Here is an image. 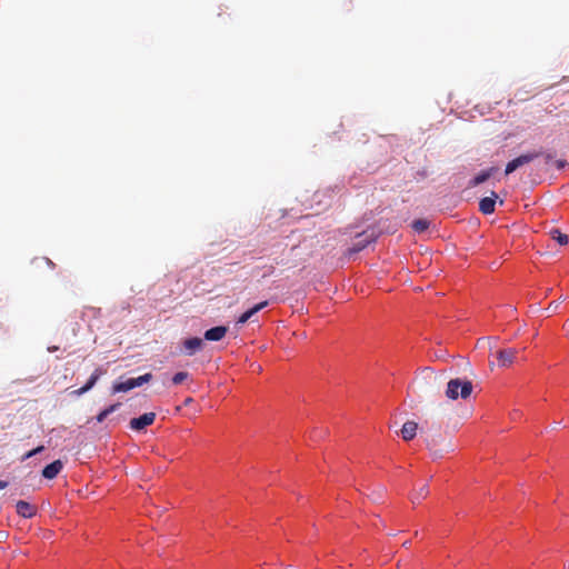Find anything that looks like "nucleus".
Instances as JSON below:
<instances>
[{"instance_id": "nucleus-22", "label": "nucleus", "mask_w": 569, "mask_h": 569, "mask_svg": "<svg viewBox=\"0 0 569 569\" xmlns=\"http://www.w3.org/2000/svg\"><path fill=\"white\" fill-rule=\"evenodd\" d=\"M188 377L189 373L187 371H178L172 376L171 381L173 385L178 386L181 385L184 380H187Z\"/></svg>"}, {"instance_id": "nucleus-21", "label": "nucleus", "mask_w": 569, "mask_h": 569, "mask_svg": "<svg viewBox=\"0 0 569 569\" xmlns=\"http://www.w3.org/2000/svg\"><path fill=\"white\" fill-rule=\"evenodd\" d=\"M429 493V489L427 485H422L419 491L412 498L413 503H419L422 499H425Z\"/></svg>"}, {"instance_id": "nucleus-5", "label": "nucleus", "mask_w": 569, "mask_h": 569, "mask_svg": "<svg viewBox=\"0 0 569 569\" xmlns=\"http://www.w3.org/2000/svg\"><path fill=\"white\" fill-rule=\"evenodd\" d=\"M537 157L538 154L536 151H529L527 153L513 158L512 160L507 162L503 176H509L513 173L516 170L523 167L525 164L535 161Z\"/></svg>"}, {"instance_id": "nucleus-25", "label": "nucleus", "mask_w": 569, "mask_h": 569, "mask_svg": "<svg viewBox=\"0 0 569 569\" xmlns=\"http://www.w3.org/2000/svg\"><path fill=\"white\" fill-rule=\"evenodd\" d=\"M32 457H34V455H33V451H32V449H31V450H29L28 452H26V453L21 457V461H26V460H28V459H30V458H32Z\"/></svg>"}, {"instance_id": "nucleus-10", "label": "nucleus", "mask_w": 569, "mask_h": 569, "mask_svg": "<svg viewBox=\"0 0 569 569\" xmlns=\"http://www.w3.org/2000/svg\"><path fill=\"white\" fill-rule=\"evenodd\" d=\"M106 373V370L102 369V368H97L92 373L91 376L89 377V379L87 380V382L79 389H76L73 390L71 393L77 396V397H80L84 393H87L88 391H90L94 386L96 383L98 382V380L100 379V377Z\"/></svg>"}, {"instance_id": "nucleus-9", "label": "nucleus", "mask_w": 569, "mask_h": 569, "mask_svg": "<svg viewBox=\"0 0 569 569\" xmlns=\"http://www.w3.org/2000/svg\"><path fill=\"white\" fill-rule=\"evenodd\" d=\"M498 199V193L495 190H491L490 196L483 197L479 200V211L486 216L492 214L496 211V203Z\"/></svg>"}, {"instance_id": "nucleus-17", "label": "nucleus", "mask_w": 569, "mask_h": 569, "mask_svg": "<svg viewBox=\"0 0 569 569\" xmlns=\"http://www.w3.org/2000/svg\"><path fill=\"white\" fill-rule=\"evenodd\" d=\"M120 407H121L120 402L111 403V405L104 407L96 416V421L99 423L103 422L111 413L116 412Z\"/></svg>"}, {"instance_id": "nucleus-28", "label": "nucleus", "mask_w": 569, "mask_h": 569, "mask_svg": "<svg viewBox=\"0 0 569 569\" xmlns=\"http://www.w3.org/2000/svg\"><path fill=\"white\" fill-rule=\"evenodd\" d=\"M89 311L96 313V312H99V310L94 309V308H90Z\"/></svg>"}, {"instance_id": "nucleus-15", "label": "nucleus", "mask_w": 569, "mask_h": 569, "mask_svg": "<svg viewBox=\"0 0 569 569\" xmlns=\"http://www.w3.org/2000/svg\"><path fill=\"white\" fill-rule=\"evenodd\" d=\"M496 356L500 367H509L516 358V350L512 348L500 349L496 352Z\"/></svg>"}, {"instance_id": "nucleus-30", "label": "nucleus", "mask_w": 569, "mask_h": 569, "mask_svg": "<svg viewBox=\"0 0 569 569\" xmlns=\"http://www.w3.org/2000/svg\"><path fill=\"white\" fill-rule=\"evenodd\" d=\"M319 196H320V193H319V192H316V193H315V198H317V199H318V198H319Z\"/></svg>"}, {"instance_id": "nucleus-24", "label": "nucleus", "mask_w": 569, "mask_h": 569, "mask_svg": "<svg viewBox=\"0 0 569 569\" xmlns=\"http://www.w3.org/2000/svg\"><path fill=\"white\" fill-rule=\"evenodd\" d=\"M44 449H46V448H44V446H43V445H40V446H38V447L33 448V449H32V451H33V455H34V456H37V455H39V453L43 452V451H44Z\"/></svg>"}, {"instance_id": "nucleus-7", "label": "nucleus", "mask_w": 569, "mask_h": 569, "mask_svg": "<svg viewBox=\"0 0 569 569\" xmlns=\"http://www.w3.org/2000/svg\"><path fill=\"white\" fill-rule=\"evenodd\" d=\"M538 157L533 161L536 166L543 170L545 172H548L551 168H553L555 161H556V152L551 150H539L536 151Z\"/></svg>"}, {"instance_id": "nucleus-8", "label": "nucleus", "mask_w": 569, "mask_h": 569, "mask_svg": "<svg viewBox=\"0 0 569 569\" xmlns=\"http://www.w3.org/2000/svg\"><path fill=\"white\" fill-rule=\"evenodd\" d=\"M269 306V300L260 301L252 307L248 308L246 311H243L236 321L237 326H243L247 323L254 315H257L259 311L263 310Z\"/></svg>"}, {"instance_id": "nucleus-1", "label": "nucleus", "mask_w": 569, "mask_h": 569, "mask_svg": "<svg viewBox=\"0 0 569 569\" xmlns=\"http://www.w3.org/2000/svg\"><path fill=\"white\" fill-rule=\"evenodd\" d=\"M350 234L353 238L352 243L346 249L343 253L348 259H352L359 252L375 243L381 236V230L376 226H368L366 229L360 231H351Z\"/></svg>"}, {"instance_id": "nucleus-18", "label": "nucleus", "mask_w": 569, "mask_h": 569, "mask_svg": "<svg viewBox=\"0 0 569 569\" xmlns=\"http://www.w3.org/2000/svg\"><path fill=\"white\" fill-rule=\"evenodd\" d=\"M411 227L412 229L417 232V233H423L425 231H427L430 227V222L429 220L427 219H423V218H420V219H415L412 222H411Z\"/></svg>"}, {"instance_id": "nucleus-14", "label": "nucleus", "mask_w": 569, "mask_h": 569, "mask_svg": "<svg viewBox=\"0 0 569 569\" xmlns=\"http://www.w3.org/2000/svg\"><path fill=\"white\" fill-rule=\"evenodd\" d=\"M16 511L20 517L31 519L37 515V507L26 500H19L16 503Z\"/></svg>"}, {"instance_id": "nucleus-31", "label": "nucleus", "mask_w": 569, "mask_h": 569, "mask_svg": "<svg viewBox=\"0 0 569 569\" xmlns=\"http://www.w3.org/2000/svg\"><path fill=\"white\" fill-rule=\"evenodd\" d=\"M512 134L509 133L508 136L505 137V139H509Z\"/></svg>"}, {"instance_id": "nucleus-26", "label": "nucleus", "mask_w": 569, "mask_h": 569, "mask_svg": "<svg viewBox=\"0 0 569 569\" xmlns=\"http://www.w3.org/2000/svg\"><path fill=\"white\" fill-rule=\"evenodd\" d=\"M8 487V481L6 480H0V490H3L4 488Z\"/></svg>"}, {"instance_id": "nucleus-4", "label": "nucleus", "mask_w": 569, "mask_h": 569, "mask_svg": "<svg viewBox=\"0 0 569 569\" xmlns=\"http://www.w3.org/2000/svg\"><path fill=\"white\" fill-rule=\"evenodd\" d=\"M472 388L471 381L456 378L448 382L446 395L452 400H457L459 397L467 399L471 395Z\"/></svg>"}, {"instance_id": "nucleus-27", "label": "nucleus", "mask_w": 569, "mask_h": 569, "mask_svg": "<svg viewBox=\"0 0 569 569\" xmlns=\"http://www.w3.org/2000/svg\"><path fill=\"white\" fill-rule=\"evenodd\" d=\"M44 261H46V263H47L48 266H50V267H52V268L54 267V263H53L49 258H44Z\"/></svg>"}, {"instance_id": "nucleus-23", "label": "nucleus", "mask_w": 569, "mask_h": 569, "mask_svg": "<svg viewBox=\"0 0 569 569\" xmlns=\"http://www.w3.org/2000/svg\"><path fill=\"white\" fill-rule=\"evenodd\" d=\"M568 167H569V161L566 159H562V158L556 159L555 164H553V168H556L557 171H562Z\"/></svg>"}, {"instance_id": "nucleus-11", "label": "nucleus", "mask_w": 569, "mask_h": 569, "mask_svg": "<svg viewBox=\"0 0 569 569\" xmlns=\"http://www.w3.org/2000/svg\"><path fill=\"white\" fill-rule=\"evenodd\" d=\"M184 355L191 357L203 348V340L199 337H189L182 341Z\"/></svg>"}, {"instance_id": "nucleus-3", "label": "nucleus", "mask_w": 569, "mask_h": 569, "mask_svg": "<svg viewBox=\"0 0 569 569\" xmlns=\"http://www.w3.org/2000/svg\"><path fill=\"white\" fill-rule=\"evenodd\" d=\"M502 174L498 166H491L477 172L467 183V188H476L485 182L491 181L495 186L496 182H500Z\"/></svg>"}, {"instance_id": "nucleus-16", "label": "nucleus", "mask_w": 569, "mask_h": 569, "mask_svg": "<svg viewBox=\"0 0 569 569\" xmlns=\"http://www.w3.org/2000/svg\"><path fill=\"white\" fill-rule=\"evenodd\" d=\"M418 425L413 421H407L401 428V437L405 440H411L417 435Z\"/></svg>"}, {"instance_id": "nucleus-19", "label": "nucleus", "mask_w": 569, "mask_h": 569, "mask_svg": "<svg viewBox=\"0 0 569 569\" xmlns=\"http://www.w3.org/2000/svg\"><path fill=\"white\" fill-rule=\"evenodd\" d=\"M552 239L556 240L560 246H565L568 243V236L562 233L559 229H553L551 231Z\"/></svg>"}, {"instance_id": "nucleus-2", "label": "nucleus", "mask_w": 569, "mask_h": 569, "mask_svg": "<svg viewBox=\"0 0 569 569\" xmlns=\"http://www.w3.org/2000/svg\"><path fill=\"white\" fill-rule=\"evenodd\" d=\"M153 378L151 372H146L138 377L120 376L111 386V393L129 392L138 387L149 383Z\"/></svg>"}, {"instance_id": "nucleus-29", "label": "nucleus", "mask_w": 569, "mask_h": 569, "mask_svg": "<svg viewBox=\"0 0 569 569\" xmlns=\"http://www.w3.org/2000/svg\"><path fill=\"white\" fill-rule=\"evenodd\" d=\"M58 348L57 347H53V348H48V351L52 352L54 350H57Z\"/></svg>"}, {"instance_id": "nucleus-12", "label": "nucleus", "mask_w": 569, "mask_h": 569, "mask_svg": "<svg viewBox=\"0 0 569 569\" xmlns=\"http://www.w3.org/2000/svg\"><path fill=\"white\" fill-rule=\"evenodd\" d=\"M62 469L63 462L60 459H57L44 466V468L41 471V476L44 479L52 480L58 477Z\"/></svg>"}, {"instance_id": "nucleus-6", "label": "nucleus", "mask_w": 569, "mask_h": 569, "mask_svg": "<svg viewBox=\"0 0 569 569\" xmlns=\"http://www.w3.org/2000/svg\"><path fill=\"white\" fill-rule=\"evenodd\" d=\"M156 420L154 412H144L138 417H134L130 420L129 427L131 430L141 432L146 430L147 427L151 426Z\"/></svg>"}, {"instance_id": "nucleus-13", "label": "nucleus", "mask_w": 569, "mask_h": 569, "mask_svg": "<svg viewBox=\"0 0 569 569\" xmlns=\"http://www.w3.org/2000/svg\"><path fill=\"white\" fill-rule=\"evenodd\" d=\"M228 332V328L226 326H214L207 329L203 333V339L207 341H220L222 340Z\"/></svg>"}, {"instance_id": "nucleus-20", "label": "nucleus", "mask_w": 569, "mask_h": 569, "mask_svg": "<svg viewBox=\"0 0 569 569\" xmlns=\"http://www.w3.org/2000/svg\"><path fill=\"white\" fill-rule=\"evenodd\" d=\"M491 111V106L490 104H477L473 107V109L471 110V117L475 118V113H478L479 116H485L487 113H489Z\"/></svg>"}]
</instances>
